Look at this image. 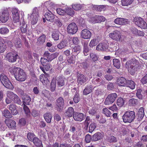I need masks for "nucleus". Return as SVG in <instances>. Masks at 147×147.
<instances>
[{"mask_svg": "<svg viewBox=\"0 0 147 147\" xmlns=\"http://www.w3.org/2000/svg\"><path fill=\"white\" fill-rule=\"evenodd\" d=\"M98 42L97 39L96 38H94L91 40L89 44V46L90 47H93L97 45Z\"/></svg>", "mask_w": 147, "mask_h": 147, "instance_id": "obj_62", "label": "nucleus"}, {"mask_svg": "<svg viewBox=\"0 0 147 147\" xmlns=\"http://www.w3.org/2000/svg\"><path fill=\"white\" fill-rule=\"evenodd\" d=\"M9 14L8 10H3L0 14V20L2 23H5L9 19Z\"/></svg>", "mask_w": 147, "mask_h": 147, "instance_id": "obj_11", "label": "nucleus"}, {"mask_svg": "<svg viewBox=\"0 0 147 147\" xmlns=\"http://www.w3.org/2000/svg\"><path fill=\"white\" fill-rule=\"evenodd\" d=\"M137 60L135 59H132L130 60L127 61H126L125 66L126 68L129 69V68H130L131 67V65H134V63L136 62Z\"/></svg>", "mask_w": 147, "mask_h": 147, "instance_id": "obj_30", "label": "nucleus"}, {"mask_svg": "<svg viewBox=\"0 0 147 147\" xmlns=\"http://www.w3.org/2000/svg\"><path fill=\"white\" fill-rule=\"evenodd\" d=\"M20 29L22 33H26L28 35H30L31 33V31L29 30L27 24L24 20L20 26Z\"/></svg>", "mask_w": 147, "mask_h": 147, "instance_id": "obj_13", "label": "nucleus"}, {"mask_svg": "<svg viewBox=\"0 0 147 147\" xmlns=\"http://www.w3.org/2000/svg\"><path fill=\"white\" fill-rule=\"evenodd\" d=\"M138 115L139 120L142 119L143 118L144 115V113L143 107H141L139 109Z\"/></svg>", "mask_w": 147, "mask_h": 147, "instance_id": "obj_37", "label": "nucleus"}, {"mask_svg": "<svg viewBox=\"0 0 147 147\" xmlns=\"http://www.w3.org/2000/svg\"><path fill=\"white\" fill-rule=\"evenodd\" d=\"M14 45L17 48H20L22 46L21 40L19 38H17L14 41Z\"/></svg>", "mask_w": 147, "mask_h": 147, "instance_id": "obj_39", "label": "nucleus"}, {"mask_svg": "<svg viewBox=\"0 0 147 147\" xmlns=\"http://www.w3.org/2000/svg\"><path fill=\"white\" fill-rule=\"evenodd\" d=\"M16 107V105L13 103L11 104L8 106V109L11 111V113L13 115H16L18 113Z\"/></svg>", "mask_w": 147, "mask_h": 147, "instance_id": "obj_23", "label": "nucleus"}, {"mask_svg": "<svg viewBox=\"0 0 147 147\" xmlns=\"http://www.w3.org/2000/svg\"><path fill=\"white\" fill-rule=\"evenodd\" d=\"M59 53H55L49 55V56L47 57V59H48V60L49 61H51L57 57Z\"/></svg>", "mask_w": 147, "mask_h": 147, "instance_id": "obj_50", "label": "nucleus"}, {"mask_svg": "<svg viewBox=\"0 0 147 147\" xmlns=\"http://www.w3.org/2000/svg\"><path fill=\"white\" fill-rule=\"evenodd\" d=\"M9 32V29L6 27H2L0 28V34L5 35L7 34Z\"/></svg>", "mask_w": 147, "mask_h": 147, "instance_id": "obj_44", "label": "nucleus"}, {"mask_svg": "<svg viewBox=\"0 0 147 147\" xmlns=\"http://www.w3.org/2000/svg\"><path fill=\"white\" fill-rule=\"evenodd\" d=\"M91 36V33L88 30L84 29L81 32V37L84 39L90 38Z\"/></svg>", "mask_w": 147, "mask_h": 147, "instance_id": "obj_16", "label": "nucleus"}, {"mask_svg": "<svg viewBox=\"0 0 147 147\" xmlns=\"http://www.w3.org/2000/svg\"><path fill=\"white\" fill-rule=\"evenodd\" d=\"M102 135L100 132H97L92 136V141H96L101 139Z\"/></svg>", "mask_w": 147, "mask_h": 147, "instance_id": "obj_26", "label": "nucleus"}, {"mask_svg": "<svg viewBox=\"0 0 147 147\" xmlns=\"http://www.w3.org/2000/svg\"><path fill=\"white\" fill-rule=\"evenodd\" d=\"M116 93H112L109 94L106 98L104 103L106 105H109L113 103L117 97Z\"/></svg>", "mask_w": 147, "mask_h": 147, "instance_id": "obj_7", "label": "nucleus"}, {"mask_svg": "<svg viewBox=\"0 0 147 147\" xmlns=\"http://www.w3.org/2000/svg\"><path fill=\"white\" fill-rule=\"evenodd\" d=\"M88 80V78L82 74L78 75L77 77V82L79 84L82 85L85 83Z\"/></svg>", "mask_w": 147, "mask_h": 147, "instance_id": "obj_19", "label": "nucleus"}, {"mask_svg": "<svg viewBox=\"0 0 147 147\" xmlns=\"http://www.w3.org/2000/svg\"><path fill=\"white\" fill-rule=\"evenodd\" d=\"M45 74H42L40 76V80L42 83H44L45 84H49L50 82L48 79V77H49V75L46 73Z\"/></svg>", "mask_w": 147, "mask_h": 147, "instance_id": "obj_18", "label": "nucleus"}, {"mask_svg": "<svg viewBox=\"0 0 147 147\" xmlns=\"http://www.w3.org/2000/svg\"><path fill=\"white\" fill-rule=\"evenodd\" d=\"M92 85L87 86L83 90V94L84 95H87L90 93L92 91Z\"/></svg>", "mask_w": 147, "mask_h": 147, "instance_id": "obj_35", "label": "nucleus"}, {"mask_svg": "<svg viewBox=\"0 0 147 147\" xmlns=\"http://www.w3.org/2000/svg\"><path fill=\"white\" fill-rule=\"evenodd\" d=\"M45 35L43 34L40 36L37 40V42L38 44H42L44 43L45 41Z\"/></svg>", "mask_w": 147, "mask_h": 147, "instance_id": "obj_41", "label": "nucleus"}, {"mask_svg": "<svg viewBox=\"0 0 147 147\" xmlns=\"http://www.w3.org/2000/svg\"><path fill=\"white\" fill-rule=\"evenodd\" d=\"M10 72L14 75L16 80L18 81H24L27 78L25 72L20 68L16 67H12L10 69Z\"/></svg>", "mask_w": 147, "mask_h": 147, "instance_id": "obj_1", "label": "nucleus"}, {"mask_svg": "<svg viewBox=\"0 0 147 147\" xmlns=\"http://www.w3.org/2000/svg\"><path fill=\"white\" fill-rule=\"evenodd\" d=\"M56 108L57 111L59 112L62 111L63 109L64 105V100L63 98L60 97L57 98L56 101Z\"/></svg>", "mask_w": 147, "mask_h": 147, "instance_id": "obj_8", "label": "nucleus"}, {"mask_svg": "<svg viewBox=\"0 0 147 147\" xmlns=\"http://www.w3.org/2000/svg\"><path fill=\"white\" fill-rule=\"evenodd\" d=\"M12 18L14 23L19 22L20 21L19 11L16 8H13L11 10Z\"/></svg>", "mask_w": 147, "mask_h": 147, "instance_id": "obj_9", "label": "nucleus"}, {"mask_svg": "<svg viewBox=\"0 0 147 147\" xmlns=\"http://www.w3.org/2000/svg\"><path fill=\"white\" fill-rule=\"evenodd\" d=\"M65 14L72 16L74 14L75 12L73 9L70 8H67L65 9Z\"/></svg>", "mask_w": 147, "mask_h": 147, "instance_id": "obj_51", "label": "nucleus"}, {"mask_svg": "<svg viewBox=\"0 0 147 147\" xmlns=\"http://www.w3.org/2000/svg\"><path fill=\"white\" fill-rule=\"evenodd\" d=\"M6 57L9 61L13 62L16 61L17 59L19 57L18 54H14L13 53L10 52L6 55Z\"/></svg>", "mask_w": 147, "mask_h": 147, "instance_id": "obj_14", "label": "nucleus"}, {"mask_svg": "<svg viewBox=\"0 0 147 147\" xmlns=\"http://www.w3.org/2000/svg\"><path fill=\"white\" fill-rule=\"evenodd\" d=\"M52 37L55 40L59 39V32L57 30H54L52 32Z\"/></svg>", "mask_w": 147, "mask_h": 147, "instance_id": "obj_49", "label": "nucleus"}, {"mask_svg": "<svg viewBox=\"0 0 147 147\" xmlns=\"http://www.w3.org/2000/svg\"><path fill=\"white\" fill-rule=\"evenodd\" d=\"M74 111L72 107H69L64 113L65 116L71 117L74 114Z\"/></svg>", "mask_w": 147, "mask_h": 147, "instance_id": "obj_27", "label": "nucleus"}, {"mask_svg": "<svg viewBox=\"0 0 147 147\" xmlns=\"http://www.w3.org/2000/svg\"><path fill=\"white\" fill-rule=\"evenodd\" d=\"M97 126L96 124L94 123H91L89 126L88 132L92 133L96 128Z\"/></svg>", "mask_w": 147, "mask_h": 147, "instance_id": "obj_46", "label": "nucleus"}, {"mask_svg": "<svg viewBox=\"0 0 147 147\" xmlns=\"http://www.w3.org/2000/svg\"><path fill=\"white\" fill-rule=\"evenodd\" d=\"M133 22L135 24L142 28H147V24L143 18L138 17H135L133 19Z\"/></svg>", "mask_w": 147, "mask_h": 147, "instance_id": "obj_4", "label": "nucleus"}, {"mask_svg": "<svg viewBox=\"0 0 147 147\" xmlns=\"http://www.w3.org/2000/svg\"><path fill=\"white\" fill-rule=\"evenodd\" d=\"M5 122L9 128H11L12 129H15L16 126V122L11 119L5 120Z\"/></svg>", "mask_w": 147, "mask_h": 147, "instance_id": "obj_21", "label": "nucleus"}, {"mask_svg": "<svg viewBox=\"0 0 147 147\" xmlns=\"http://www.w3.org/2000/svg\"><path fill=\"white\" fill-rule=\"evenodd\" d=\"M136 96L140 100H142L143 98V96L142 93V90L141 89H138L137 90Z\"/></svg>", "mask_w": 147, "mask_h": 147, "instance_id": "obj_52", "label": "nucleus"}, {"mask_svg": "<svg viewBox=\"0 0 147 147\" xmlns=\"http://www.w3.org/2000/svg\"><path fill=\"white\" fill-rule=\"evenodd\" d=\"M109 36L113 40L116 41H120L121 37V34L118 30L114 31L109 34Z\"/></svg>", "mask_w": 147, "mask_h": 147, "instance_id": "obj_12", "label": "nucleus"}, {"mask_svg": "<svg viewBox=\"0 0 147 147\" xmlns=\"http://www.w3.org/2000/svg\"><path fill=\"white\" fill-rule=\"evenodd\" d=\"M39 9V7H35L33 9V12L30 16L31 19V24L33 25L36 24L38 20Z\"/></svg>", "mask_w": 147, "mask_h": 147, "instance_id": "obj_5", "label": "nucleus"}, {"mask_svg": "<svg viewBox=\"0 0 147 147\" xmlns=\"http://www.w3.org/2000/svg\"><path fill=\"white\" fill-rule=\"evenodd\" d=\"M138 100L134 98H132L130 99L129 100V104L132 106H135L138 104Z\"/></svg>", "mask_w": 147, "mask_h": 147, "instance_id": "obj_45", "label": "nucleus"}, {"mask_svg": "<svg viewBox=\"0 0 147 147\" xmlns=\"http://www.w3.org/2000/svg\"><path fill=\"white\" fill-rule=\"evenodd\" d=\"M35 135L32 133L29 132L27 134V137L29 141H32L35 138Z\"/></svg>", "mask_w": 147, "mask_h": 147, "instance_id": "obj_59", "label": "nucleus"}, {"mask_svg": "<svg viewBox=\"0 0 147 147\" xmlns=\"http://www.w3.org/2000/svg\"><path fill=\"white\" fill-rule=\"evenodd\" d=\"M135 84L134 82L132 80H127L125 86L128 87L131 89H134L135 88Z\"/></svg>", "mask_w": 147, "mask_h": 147, "instance_id": "obj_33", "label": "nucleus"}, {"mask_svg": "<svg viewBox=\"0 0 147 147\" xmlns=\"http://www.w3.org/2000/svg\"><path fill=\"white\" fill-rule=\"evenodd\" d=\"M22 99L23 105H29L30 104L31 99L30 97L26 94L22 96Z\"/></svg>", "mask_w": 147, "mask_h": 147, "instance_id": "obj_20", "label": "nucleus"}, {"mask_svg": "<svg viewBox=\"0 0 147 147\" xmlns=\"http://www.w3.org/2000/svg\"><path fill=\"white\" fill-rule=\"evenodd\" d=\"M34 144L38 147H43L42 141L37 137H35L32 141Z\"/></svg>", "mask_w": 147, "mask_h": 147, "instance_id": "obj_31", "label": "nucleus"}, {"mask_svg": "<svg viewBox=\"0 0 147 147\" xmlns=\"http://www.w3.org/2000/svg\"><path fill=\"white\" fill-rule=\"evenodd\" d=\"M90 57L91 59L94 62L97 61L98 58V56L96 54L93 53L90 54Z\"/></svg>", "mask_w": 147, "mask_h": 147, "instance_id": "obj_60", "label": "nucleus"}, {"mask_svg": "<svg viewBox=\"0 0 147 147\" xmlns=\"http://www.w3.org/2000/svg\"><path fill=\"white\" fill-rule=\"evenodd\" d=\"M104 5H95L93 7V9L95 10L98 11H101L104 10Z\"/></svg>", "mask_w": 147, "mask_h": 147, "instance_id": "obj_55", "label": "nucleus"}, {"mask_svg": "<svg viewBox=\"0 0 147 147\" xmlns=\"http://www.w3.org/2000/svg\"><path fill=\"white\" fill-rule=\"evenodd\" d=\"M141 66L138 62L137 61L134 63V65H131L130 68H129L128 71L131 74L133 75L135 72L140 69Z\"/></svg>", "mask_w": 147, "mask_h": 147, "instance_id": "obj_10", "label": "nucleus"}, {"mask_svg": "<svg viewBox=\"0 0 147 147\" xmlns=\"http://www.w3.org/2000/svg\"><path fill=\"white\" fill-rule=\"evenodd\" d=\"M72 7L73 9L76 11L81 9L82 7V5L80 4L72 5Z\"/></svg>", "mask_w": 147, "mask_h": 147, "instance_id": "obj_63", "label": "nucleus"}, {"mask_svg": "<svg viewBox=\"0 0 147 147\" xmlns=\"http://www.w3.org/2000/svg\"><path fill=\"white\" fill-rule=\"evenodd\" d=\"M73 118L75 121L80 122L85 119L84 115L82 113L78 112L76 113L73 115Z\"/></svg>", "mask_w": 147, "mask_h": 147, "instance_id": "obj_17", "label": "nucleus"}, {"mask_svg": "<svg viewBox=\"0 0 147 147\" xmlns=\"http://www.w3.org/2000/svg\"><path fill=\"white\" fill-rule=\"evenodd\" d=\"M118 84L119 85L125 86L127 84V80L123 77L119 78L117 80Z\"/></svg>", "mask_w": 147, "mask_h": 147, "instance_id": "obj_28", "label": "nucleus"}, {"mask_svg": "<svg viewBox=\"0 0 147 147\" xmlns=\"http://www.w3.org/2000/svg\"><path fill=\"white\" fill-rule=\"evenodd\" d=\"M23 109L26 116L28 117H29L30 115V111L29 109L26 105H23Z\"/></svg>", "mask_w": 147, "mask_h": 147, "instance_id": "obj_58", "label": "nucleus"}, {"mask_svg": "<svg viewBox=\"0 0 147 147\" xmlns=\"http://www.w3.org/2000/svg\"><path fill=\"white\" fill-rule=\"evenodd\" d=\"M94 18L95 19V22L97 23L104 22L106 20L105 18L103 16H96Z\"/></svg>", "mask_w": 147, "mask_h": 147, "instance_id": "obj_36", "label": "nucleus"}, {"mask_svg": "<svg viewBox=\"0 0 147 147\" xmlns=\"http://www.w3.org/2000/svg\"><path fill=\"white\" fill-rule=\"evenodd\" d=\"M89 51V49L87 46V44L86 43L84 44L83 48V53L85 55H88V53Z\"/></svg>", "mask_w": 147, "mask_h": 147, "instance_id": "obj_57", "label": "nucleus"}, {"mask_svg": "<svg viewBox=\"0 0 147 147\" xmlns=\"http://www.w3.org/2000/svg\"><path fill=\"white\" fill-rule=\"evenodd\" d=\"M3 41V39L0 38V53H3L6 49V45Z\"/></svg>", "mask_w": 147, "mask_h": 147, "instance_id": "obj_34", "label": "nucleus"}, {"mask_svg": "<svg viewBox=\"0 0 147 147\" xmlns=\"http://www.w3.org/2000/svg\"><path fill=\"white\" fill-rule=\"evenodd\" d=\"M50 68V64L49 63L45 65L42 66H40V68L43 71L45 74L46 73L45 71V70L46 71H48L49 70Z\"/></svg>", "mask_w": 147, "mask_h": 147, "instance_id": "obj_42", "label": "nucleus"}, {"mask_svg": "<svg viewBox=\"0 0 147 147\" xmlns=\"http://www.w3.org/2000/svg\"><path fill=\"white\" fill-rule=\"evenodd\" d=\"M27 53L28 55V57L29 60L32 62H35V59H34L32 57L31 52L30 51H28Z\"/></svg>", "mask_w": 147, "mask_h": 147, "instance_id": "obj_64", "label": "nucleus"}, {"mask_svg": "<svg viewBox=\"0 0 147 147\" xmlns=\"http://www.w3.org/2000/svg\"><path fill=\"white\" fill-rule=\"evenodd\" d=\"M124 100L121 97L119 98L117 100V105L119 107H121L124 105Z\"/></svg>", "mask_w": 147, "mask_h": 147, "instance_id": "obj_48", "label": "nucleus"}, {"mask_svg": "<svg viewBox=\"0 0 147 147\" xmlns=\"http://www.w3.org/2000/svg\"><path fill=\"white\" fill-rule=\"evenodd\" d=\"M79 125V123H76L71 125L69 131L74 133L76 131V128Z\"/></svg>", "mask_w": 147, "mask_h": 147, "instance_id": "obj_61", "label": "nucleus"}, {"mask_svg": "<svg viewBox=\"0 0 147 147\" xmlns=\"http://www.w3.org/2000/svg\"><path fill=\"white\" fill-rule=\"evenodd\" d=\"M46 19L48 21L52 22L53 21L55 16L54 15L51 11L47 12L45 15Z\"/></svg>", "mask_w": 147, "mask_h": 147, "instance_id": "obj_25", "label": "nucleus"}, {"mask_svg": "<svg viewBox=\"0 0 147 147\" xmlns=\"http://www.w3.org/2000/svg\"><path fill=\"white\" fill-rule=\"evenodd\" d=\"M114 22L117 24L123 25L128 23V20L126 19L118 18L115 20Z\"/></svg>", "mask_w": 147, "mask_h": 147, "instance_id": "obj_22", "label": "nucleus"}, {"mask_svg": "<svg viewBox=\"0 0 147 147\" xmlns=\"http://www.w3.org/2000/svg\"><path fill=\"white\" fill-rule=\"evenodd\" d=\"M80 99V98L79 93L78 92L76 91L73 98V100L75 103H77L79 102Z\"/></svg>", "mask_w": 147, "mask_h": 147, "instance_id": "obj_53", "label": "nucleus"}, {"mask_svg": "<svg viewBox=\"0 0 147 147\" xmlns=\"http://www.w3.org/2000/svg\"><path fill=\"white\" fill-rule=\"evenodd\" d=\"M72 48L73 53L76 55L79 53L81 50V47L79 46L74 45L72 46Z\"/></svg>", "mask_w": 147, "mask_h": 147, "instance_id": "obj_38", "label": "nucleus"}, {"mask_svg": "<svg viewBox=\"0 0 147 147\" xmlns=\"http://www.w3.org/2000/svg\"><path fill=\"white\" fill-rule=\"evenodd\" d=\"M113 65L114 67L117 69H119L120 67L121 63L118 59H113Z\"/></svg>", "mask_w": 147, "mask_h": 147, "instance_id": "obj_40", "label": "nucleus"}, {"mask_svg": "<svg viewBox=\"0 0 147 147\" xmlns=\"http://www.w3.org/2000/svg\"><path fill=\"white\" fill-rule=\"evenodd\" d=\"M65 78L61 76H59L57 78V86L61 87L64 86L65 84Z\"/></svg>", "mask_w": 147, "mask_h": 147, "instance_id": "obj_24", "label": "nucleus"}, {"mask_svg": "<svg viewBox=\"0 0 147 147\" xmlns=\"http://www.w3.org/2000/svg\"><path fill=\"white\" fill-rule=\"evenodd\" d=\"M134 0H121V2L122 6H128L133 2Z\"/></svg>", "mask_w": 147, "mask_h": 147, "instance_id": "obj_43", "label": "nucleus"}, {"mask_svg": "<svg viewBox=\"0 0 147 147\" xmlns=\"http://www.w3.org/2000/svg\"><path fill=\"white\" fill-rule=\"evenodd\" d=\"M16 95L11 91H8L7 93V96L9 98L11 99L13 101L15 98L16 96Z\"/></svg>", "mask_w": 147, "mask_h": 147, "instance_id": "obj_54", "label": "nucleus"}, {"mask_svg": "<svg viewBox=\"0 0 147 147\" xmlns=\"http://www.w3.org/2000/svg\"><path fill=\"white\" fill-rule=\"evenodd\" d=\"M44 117L46 121L48 123H51L52 118V114L49 113H46L44 115Z\"/></svg>", "mask_w": 147, "mask_h": 147, "instance_id": "obj_32", "label": "nucleus"}, {"mask_svg": "<svg viewBox=\"0 0 147 147\" xmlns=\"http://www.w3.org/2000/svg\"><path fill=\"white\" fill-rule=\"evenodd\" d=\"M68 45L67 41L64 40L61 42L57 45L58 48L59 49H62L67 47Z\"/></svg>", "mask_w": 147, "mask_h": 147, "instance_id": "obj_29", "label": "nucleus"}, {"mask_svg": "<svg viewBox=\"0 0 147 147\" xmlns=\"http://www.w3.org/2000/svg\"><path fill=\"white\" fill-rule=\"evenodd\" d=\"M108 46L105 43H100L96 47V49L99 51H107L108 50Z\"/></svg>", "mask_w": 147, "mask_h": 147, "instance_id": "obj_15", "label": "nucleus"}, {"mask_svg": "<svg viewBox=\"0 0 147 147\" xmlns=\"http://www.w3.org/2000/svg\"><path fill=\"white\" fill-rule=\"evenodd\" d=\"M0 80L2 84L6 88L9 89H13V86L7 77L3 74L0 76Z\"/></svg>", "mask_w": 147, "mask_h": 147, "instance_id": "obj_3", "label": "nucleus"}, {"mask_svg": "<svg viewBox=\"0 0 147 147\" xmlns=\"http://www.w3.org/2000/svg\"><path fill=\"white\" fill-rule=\"evenodd\" d=\"M56 82L54 80H52L50 85V90L52 92L55 91L56 87Z\"/></svg>", "mask_w": 147, "mask_h": 147, "instance_id": "obj_56", "label": "nucleus"}, {"mask_svg": "<svg viewBox=\"0 0 147 147\" xmlns=\"http://www.w3.org/2000/svg\"><path fill=\"white\" fill-rule=\"evenodd\" d=\"M3 115L5 117L11 118L12 115L9 111L7 109H5L2 112Z\"/></svg>", "mask_w": 147, "mask_h": 147, "instance_id": "obj_47", "label": "nucleus"}, {"mask_svg": "<svg viewBox=\"0 0 147 147\" xmlns=\"http://www.w3.org/2000/svg\"><path fill=\"white\" fill-rule=\"evenodd\" d=\"M67 30L69 34H74L76 33L77 31L78 28L75 23H71L68 26Z\"/></svg>", "mask_w": 147, "mask_h": 147, "instance_id": "obj_6", "label": "nucleus"}, {"mask_svg": "<svg viewBox=\"0 0 147 147\" xmlns=\"http://www.w3.org/2000/svg\"><path fill=\"white\" fill-rule=\"evenodd\" d=\"M135 117V112L129 110L126 111L122 116L123 121L124 123H131L134 121Z\"/></svg>", "mask_w": 147, "mask_h": 147, "instance_id": "obj_2", "label": "nucleus"}]
</instances>
